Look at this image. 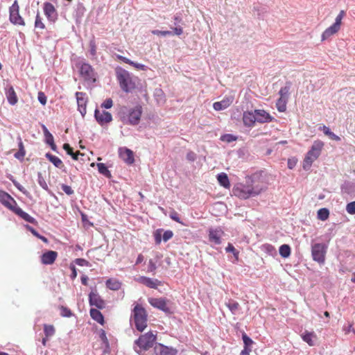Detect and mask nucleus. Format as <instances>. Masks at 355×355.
<instances>
[{
  "label": "nucleus",
  "mask_w": 355,
  "mask_h": 355,
  "mask_svg": "<svg viewBox=\"0 0 355 355\" xmlns=\"http://www.w3.org/2000/svg\"><path fill=\"white\" fill-rule=\"evenodd\" d=\"M242 339L244 343V347H250V345H252V340L245 333H243L242 335Z\"/></svg>",
  "instance_id": "nucleus-45"
},
{
  "label": "nucleus",
  "mask_w": 355,
  "mask_h": 355,
  "mask_svg": "<svg viewBox=\"0 0 355 355\" xmlns=\"http://www.w3.org/2000/svg\"><path fill=\"white\" fill-rule=\"evenodd\" d=\"M313 334L311 333H306L304 335H303L302 338L303 340L309 343L310 345H313V340H312Z\"/></svg>",
  "instance_id": "nucleus-52"
},
{
  "label": "nucleus",
  "mask_w": 355,
  "mask_h": 355,
  "mask_svg": "<svg viewBox=\"0 0 355 355\" xmlns=\"http://www.w3.org/2000/svg\"><path fill=\"white\" fill-rule=\"evenodd\" d=\"M225 250L227 252H232L235 259L238 260L239 252L235 249L232 244L228 243V245L226 247Z\"/></svg>",
  "instance_id": "nucleus-43"
},
{
  "label": "nucleus",
  "mask_w": 355,
  "mask_h": 355,
  "mask_svg": "<svg viewBox=\"0 0 355 355\" xmlns=\"http://www.w3.org/2000/svg\"><path fill=\"white\" fill-rule=\"evenodd\" d=\"M61 188L62 191L69 196L72 195L73 193V190L71 189L70 186L62 184Z\"/></svg>",
  "instance_id": "nucleus-53"
},
{
  "label": "nucleus",
  "mask_w": 355,
  "mask_h": 355,
  "mask_svg": "<svg viewBox=\"0 0 355 355\" xmlns=\"http://www.w3.org/2000/svg\"><path fill=\"white\" fill-rule=\"evenodd\" d=\"M152 33L156 35H162L166 36L172 35V33L169 31H159V30H153L152 31Z\"/></svg>",
  "instance_id": "nucleus-50"
},
{
  "label": "nucleus",
  "mask_w": 355,
  "mask_h": 355,
  "mask_svg": "<svg viewBox=\"0 0 355 355\" xmlns=\"http://www.w3.org/2000/svg\"><path fill=\"white\" fill-rule=\"evenodd\" d=\"M111 108V98H107L103 103L101 104L100 109L105 110Z\"/></svg>",
  "instance_id": "nucleus-55"
},
{
  "label": "nucleus",
  "mask_w": 355,
  "mask_h": 355,
  "mask_svg": "<svg viewBox=\"0 0 355 355\" xmlns=\"http://www.w3.org/2000/svg\"><path fill=\"white\" fill-rule=\"evenodd\" d=\"M224 232L220 227L209 230V240L214 244L219 245L221 243V237Z\"/></svg>",
  "instance_id": "nucleus-18"
},
{
  "label": "nucleus",
  "mask_w": 355,
  "mask_h": 355,
  "mask_svg": "<svg viewBox=\"0 0 355 355\" xmlns=\"http://www.w3.org/2000/svg\"><path fill=\"white\" fill-rule=\"evenodd\" d=\"M89 54L92 57H95L96 53V44L94 40H92L89 42Z\"/></svg>",
  "instance_id": "nucleus-47"
},
{
  "label": "nucleus",
  "mask_w": 355,
  "mask_h": 355,
  "mask_svg": "<svg viewBox=\"0 0 355 355\" xmlns=\"http://www.w3.org/2000/svg\"><path fill=\"white\" fill-rule=\"evenodd\" d=\"M129 64L133 66L134 67H135L136 69H139V70H145V69H146L145 65H144L142 64H139V63H136L132 61V63H130Z\"/></svg>",
  "instance_id": "nucleus-59"
},
{
  "label": "nucleus",
  "mask_w": 355,
  "mask_h": 355,
  "mask_svg": "<svg viewBox=\"0 0 355 355\" xmlns=\"http://www.w3.org/2000/svg\"><path fill=\"white\" fill-rule=\"evenodd\" d=\"M76 263L80 266H88L89 263L84 259H76Z\"/></svg>",
  "instance_id": "nucleus-58"
},
{
  "label": "nucleus",
  "mask_w": 355,
  "mask_h": 355,
  "mask_svg": "<svg viewBox=\"0 0 355 355\" xmlns=\"http://www.w3.org/2000/svg\"><path fill=\"white\" fill-rule=\"evenodd\" d=\"M251 351L252 350L250 347H244L241 352L240 355H250Z\"/></svg>",
  "instance_id": "nucleus-64"
},
{
  "label": "nucleus",
  "mask_w": 355,
  "mask_h": 355,
  "mask_svg": "<svg viewBox=\"0 0 355 355\" xmlns=\"http://www.w3.org/2000/svg\"><path fill=\"white\" fill-rule=\"evenodd\" d=\"M94 116L97 122L101 126L107 125L111 121V114L105 110L96 108L95 110Z\"/></svg>",
  "instance_id": "nucleus-12"
},
{
  "label": "nucleus",
  "mask_w": 355,
  "mask_h": 355,
  "mask_svg": "<svg viewBox=\"0 0 355 355\" xmlns=\"http://www.w3.org/2000/svg\"><path fill=\"white\" fill-rule=\"evenodd\" d=\"M35 27L40 29H44L45 28L44 24L42 22V19L39 12L37 14L35 17Z\"/></svg>",
  "instance_id": "nucleus-42"
},
{
  "label": "nucleus",
  "mask_w": 355,
  "mask_h": 355,
  "mask_svg": "<svg viewBox=\"0 0 355 355\" xmlns=\"http://www.w3.org/2000/svg\"><path fill=\"white\" fill-rule=\"evenodd\" d=\"M156 340V335L149 331L145 334L141 335L136 341L135 343L143 350H148L153 347Z\"/></svg>",
  "instance_id": "nucleus-7"
},
{
  "label": "nucleus",
  "mask_w": 355,
  "mask_h": 355,
  "mask_svg": "<svg viewBox=\"0 0 355 355\" xmlns=\"http://www.w3.org/2000/svg\"><path fill=\"white\" fill-rule=\"evenodd\" d=\"M116 74L122 90L130 92L135 88V83L128 71L119 67L116 69Z\"/></svg>",
  "instance_id": "nucleus-3"
},
{
  "label": "nucleus",
  "mask_w": 355,
  "mask_h": 355,
  "mask_svg": "<svg viewBox=\"0 0 355 355\" xmlns=\"http://www.w3.org/2000/svg\"><path fill=\"white\" fill-rule=\"evenodd\" d=\"M225 306L230 309L232 314H236L240 309V304L235 300L230 299L225 303Z\"/></svg>",
  "instance_id": "nucleus-29"
},
{
  "label": "nucleus",
  "mask_w": 355,
  "mask_h": 355,
  "mask_svg": "<svg viewBox=\"0 0 355 355\" xmlns=\"http://www.w3.org/2000/svg\"><path fill=\"white\" fill-rule=\"evenodd\" d=\"M44 12L50 21L54 22L58 19V12L54 6L49 2H45L43 5Z\"/></svg>",
  "instance_id": "nucleus-15"
},
{
  "label": "nucleus",
  "mask_w": 355,
  "mask_h": 355,
  "mask_svg": "<svg viewBox=\"0 0 355 355\" xmlns=\"http://www.w3.org/2000/svg\"><path fill=\"white\" fill-rule=\"evenodd\" d=\"M25 154L26 152H22V150H19V151L15 154V157L19 160H22L25 156Z\"/></svg>",
  "instance_id": "nucleus-60"
},
{
  "label": "nucleus",
  "mask_w": 355,
  "mask_h": 355,
  "mask_svg": "<svg viewBox=\"0 0 355 355\" xmlns=\"http://www.w3.org/2000/svg\"><path fill=\"white\" fill-rule=\"evenodd\" d=\"M162 231L163 230L162 229H158L154 233L155 241V243L157 245L160 244L162 242Z\"/></svg>",
  "instance_id": "nucleus-46"
},
{
  "label": "nucleus",
  "mask_w": 355,
  "mask_h": 355,
  "mask_svg": "<svg viewBox=\"0 0 355 355\" xmlns=\"http://www.w3.org/2000/svg\"><path fill=\"white\" fill-rule=\"evenodd\" d=\"M142 106L137 105L135 107L130 108L127 114V119L130 124L137 125L142 114Z\"/></svg>",
  "instance_id": "nucleus-9"
},
{
  "label": "nucleus",
  "mask_w": 355,
  "mask_h": 355,
  "mask_svg": "<svg viewBox=\"0 0 355 355\" xmlns=\"http://www.w3.org/2000/svg\"><path fill=\"white\" fill-rule=\"evenodd\" d=\"M320 130H322L324 134L329 137L331 140L334 141H340V138L335 135L333 132H331L329 127L323 125L319 128Z\"/></svg>",
  "instance_id": "nucleus-30"
},
{
  "label": "nucleus",
  "mask_w": 355,
  "mask_h": 355,
  "mask_svg": "<svg viewBox=\"0 0 355 355\" xmlns=\"http://www.w3.org/2000/svg\"><path fill=\"white\" fill-rule=\"evenodd\" d=\"M46 157L55 167L61 168L63 166V163L59 157L50 153H46Z\"/></svg>",
  "instance_id": "nucleus-32"
},
{
  "label": "nucleus",
  "mask_w": 355,
  "mask_h": 355,
  "mask_svg": "<svg viewBox=\"0 0 355 355\" xmlns=\"http://www.w3.org/2000/svg\"><path fill=\"white\" fill-rule=\"evenodd\" d=\"M80 73L87 84H92L96 81V73L89 64L83 63L81 64Z\"/></svg>",
  "instance_id": "nucleus-8"
},
{
  "label": "nucleus",
  "mask_w": 355,
  "mask_h": 355,
  "mask_svg": "<svg viewBox=\"0 0 355 355\" xmlns=\"http://www.w3.org/2000/svg\"><path fill=\"white\" fill-rule=\"evenodd\" d=\"M327 247L323 243H315L312 245L311 254L313 259L320 264L325 261Z\"/></svg>",
  "instance_id": "nucleus-5"
},
{
  "label": "nucleus",
  "mask_w": 355,
  "mask_h": 355,
  "mask_svg": "<svg viewBox=\"0 0 355 355\" xmlns=\"http://www.w3.org/2000/svg\"><path fill=\"white\" fill-rule=\"evenodd\" d=\"M345 15V12L344 10H340L339 14L336 16L335 19V22L333 24L340 28L342 25V20L344 18Z\"/></svg>",
  "instance_id": "nucleus-38"
},
{
  "label": "nucleus",
  "mask_w": 355,
  "mask_h": 355,
  "mask_svg": "<svg viewBox=\"0 0 355 355\" xmlns=\"http://www.w3.org/2000/svg\"><path fill=\"white\" fill-rule=\"evenodd\" d=\"M89 300L91 306H95L98 309L104 307V301L96 292H91L89 295Z\"/></svg>",
  "instance_id": "nucleus-23"
},
{
  "label": "nucleus",
  "mask_w": 355,
  "mask_h": 355,
  "mask_svg": "<svg viewBox=\"0 0 355 355\" xmlns=\"http://www.w3.org/2000/svg\"><path fill=\"white\" fill-rule=\"evenodd\" d=\"M266 190L262 182L258 180H251L250 182L246 184L239 183L233 189L235 196L241 199H248L261 194Z\"/></svg>",
  "instance_id": "nucleus-1"
},
{
  "label": "nucleus",
  "mask_w": 355,
  "mask_h": 355,
  "mask_svg": "<svg viewBox=\"0 0 355 355\" xmlns=\"http://www.w3.org/2000/svg\"><path fill=\"white\" fill-rule=\"evenodd\" d=\"M42 129H43L44 135L45 137L46 143V144L52 143V141L53 140V135L50 133V132L48 130V129L46 128V126L43 125Z\"/></svg>",
  "instance_id": "nucleus-41"
},
{
  "label": "nucleus",
  "mask_w": 355,
  "mask_h": 355,
  "mask_svg": "<svg viewBox=\"0 0 355 355\" xmlns=\"http://www.w3.org/2000/svg\"><path fill=\"white\" fill-rule=\"evenodd\" d=\"M290 84L282 87L279 92V98L276 103V107L280 112H284L286 110V105L288 100Z\"/></svg>",
  "instance_id": "nucleus-6"
},
{
  "label": "nucleus",
  "mask_w": 355,
  "mask_h": 355,
  "mask_svg": "<svg viewBox=\"0 0 355 355\" xmlns=\"http://www.w3.org/2000/svg\"><path fill=\"white\" fill-rule=\"evenodd\" d=\"M90 315L93 320L96 321L101 324H104V318L102 315V313L96 309H90Z\"/></svg>",
  "instance_id": "nucleus-28"
},
{
  "label": "nucleus",
  "mask_w": 355,
  "mask_h": 355,
  "mask_svg": "<svg viewBox=\"0 0 355 355\" xmlns=\"http://www.w3.org/2000/svg\"><path fill=\"white\" fill-rule=\"evenodd\" d=\"M155 355H176L177 351L172 348H169L162 344H157L155 348Z\"/></svg>",
  "instance_id": "nucleus-21"
},
{
  "label": "nucleus",
  "mask_w": 355,
  "mask_h": 355,
  "mask_svg": "<svg viewBox=\"0 0 355 355\" xmlns=\"http://www.w3.org/2000/svg\"><path fill=\"white\" fill-rule=\"evenodd\" d=\"M346 210L349 214H355V201L348 203L346 206Z\"/></svg>",
  "instance_id": "nucleus-48"
},
{
  "label": "nucleus",
  "mask_w": 355,
  "mask_h": 355,
  "mask_svg": "<svg viewBox=\"0 0 355 355\" xmlns=\"http://www.w3.org/2000/svg\"><path fill=\"white\" fill-rule=\"evenodd\" d=\"M100 338L103 343H105L106 345H108V340L106 337L105 331L103 329L101 330Z\"/></svg>",
  "instance_id": "nucleus-57"
},
{
  "label": "nucleus",
  "mask_w": 355,
  "mask_h": 355,
  "mask_svg": "<svg viewBox=\"0 0 355 355\" xmlns=\"http://www.w3.org/2000/svg\"><path fill=\"white\" fill-rule=\"evenodd\" d=\"M63 148L67 151V154L70 155L73 153V148L68 144H64L63 145Z\"/></svg>",
  "instance_id": "nucleus-61"
},
{
  "label": "nucleus",
  "mask_w": 355,
  "mask_h": 355,
  "mask_svg": "<svg viewBox=\"0 0 355 355\" xmlns=\"http://www.w3.org/2000/svg\"><path fill=\"white\" fill-rule=\"evenodd\" d=\"M220 139L223 141H226L228 143L234 141L237 139L236 137L231 135V134H226L223 136H221Z\"/></svg>",
  "instance_id": "nucleus-44"
},
{
  "label": "nucleus",
  "mask_w": 355,
  "mask_h": 355,
  "mask_svg": "<svg viewBox=\"0 0 355 355\" xmlns=\"http://www.w3.org/2000/svg\"><path fill=\"white\" fill-rule=\"evenodd\" d=\"M148 302L154 308L159 309L166 313H171V309L168 306L167 304L168 301L165 298L149 297L148 299Z\"/></svg>",
  "instance_id": "nucleus-10"
},
{
  "label": "nucleus",
  "mask_w": 355,
  "mask_h": 355,
  "mask_svg": "<svg viewBox=\"0 0 355 355\" xmlns=\"http://www.w3.org/2000/svg\"><path fill=\"white\" fill-rule=\"evenodd\" d=\"M173 236V232L171 230H166L163 234V241L164 242L168 241Z\"/></svg>",
  "instance_id": "nucleus-51"
},
{
  "label": "nucleus",
  "mask_w": 355,
  "mask_h": 355,
  "mask_svg": "<svg viewBox=\"0 0 355 355\" xmlns=\"http://www.w3.org/2000/svg\"><path fill=\"white\" fill-rule=\"evenodd\" d=\"M19 10V7L17 1L15 0L12 5L10 7V20L14 24L24 26V21L20 16Z\"/></svg>",
  "instance_id": "nucleus-11"
},
{
  "label": "nucleus",
  "mask_w": 355,
  "mask_h": 355,
  "mask_svg": "<svg viewBox=\"0 0 355 355\" xmlns=\"http://www.w3.org/2000/svg\"><path fill=\"white\" fill-rule=\"evenodd\" d=\"M324 144L320 140H315L313 143L310 150L307 152L304 161L303 168H309L312 165L313 162L316 160L321 154L324 148Z\"/></svg>",
  "instance_id": "nucleus-2"
},
{
  "label": "nucleus",
  "mask_w": 355,
  "mask_h": 355,
  "mask_svg": "<svg viewBox=\"0 0 355 355\" xmlns=\"http://www.w3.org/2000/svg\"><path fill=\"white\" fill-rule=\"evenodd\" d=\"M329 216V211L327 208H321L318 211V218L326 220Z\"/></svg>",
  "instance_id": "nucleus-36"
},
{
  "label": "nucleus",
  "mask_w": 355,
  "mask_h": 355,
  "mask_svg": "<svg viewBox=\"0 0 355 355\" xmlns=\"http://www.w3.org/2000/svg\"><path fill=\"white\" fill-rule=\"evenodd\" d=\"M55 330L52 324L44 325V333L46 338H50L55 334Z\"/></svg>",
  "instance_id": "nucleus-35"
},
{
  "label": "nucleus",
  "mask_w": 355,
  "mask_h": 355,
  "mask_svg": "<svg viewBox=\"0 0 355 355\" xmlns=\"http://www.w3.org/2000/svg\"><path fill=\"white\" fill-rule=\"evenodd\" d=\"M120 158L128 164L135 162L134 153L127 148H120L119 150Z\"/></svg>",
  "instance_id": "nucleus-17"
},
{
  "label": "nucleus",
  "mask_w": 355,
  "mask_h": 355,
  "mask_svg": "<svg viewBox=\"0 0 355 355\" xmlns=\"http://www.w3.org/2000/svg\"><path fill=\"white\" fill-rule=\"evenodd\" d=\"M340 28H339L336 26L332 24L323 31L321 35V40L324 41L329 39L332 35L336 34L340 31Z\"/></svg>",
  "instance_id": "nucleus-24"
},
{
  "label": "nucleus",
  "mask_w": 355,
  "mask_h": 355,
  "mask_svg": "<svg viewBox=\"0 0 355 355\" xmlns=\"http://www.w3.org/2000/svg\"><path fill=\"white\" fill-rule=\"evenodd\" d=\"M0 202L12 211L17 207L14 198L2 190H0Z\"/></svg>",
  "instance_id": "nucleus-13"
},
{
  "label": "nucleus",
  "mask_w": 355,
  "mask_h": 355,
  "mask_svg": "<svg viewBox=\"0 0 355 355\" xmlns=\"http://www.w3.org/2000/svg\"><path fill=\"white\" fill-rule=\"evenodd\" d=\"M135 281L139 284H141L150 288H157L158 286H162V283L161 281L157 279H152L145 276H139L135 279Z\"/></svg>",
  "instance_id": "nucleus-14"
},
{
  "label": "nucleus",
  "mask_w": 355,
  "mask_h": 355,
  "mask_svg": "<svg viewBox=\"0 0 355 355\" xmlns=\"http://www.w3.org/2000/svg\"><path fill=\"white\" fill-rule=\"evenodd\" d=\"M173 32L175 35H180L183 33V29L182 27L179 26V27H175L173 28Z\"/></svg>",
  "instance_id": "nucleus-63"
},
{
  "label": "nucleus",
  "mask_w": 355,
  "mask_h": 355,
  "mask_svg": "<svg viewBox=\"0 0 355 355\" xmlns=\"http://www.w3.org/2000/svg\"><path fill=\"white\" fill-rule=\"evenodd\" d=\"M233 101L234 98L232 96L225 97L222 101L215 102L213 104V107L216 111L225 110L231 105Z\"/></svg>",
  "instance_id": "nucleus-20"
},
{
  "label": "nucleus",
  "mask_w": 355,
  "mask_h": 355,
  "mask_svg": "<svg viewBox=\"0 0 355 355\" xmlns=\"http://www.w3.org/2000/svg\"><path fill=\"white\" fill-rule=\"evenodd\" d=\"M13 212H15L17 215H18L21 218H23L24 220H26V221H27L28 223H34L35 222V219L33 217L31 216L28 214H27L26 212L24 211L19 207H17L14 209Z\"/></svg>",
  "instance_id": "nucleus-25"
},
{
  "label": "nucleus",
  "mask_w": 355,
  "mask_h": 355,
  "mask_svg": "<svg viewBox=\"0 0 355 355\" xmlns=\"http://www.w3.org/2000/svg\"><path fill=\"white\" fill-rule=\"evenodd\" d=\"M243 120L245 125L252 126L257 121V118L255 114L248 112L243 114Z\"/></svg>",
  "instance_id": "nucleus-26"
},
{
  "label": "nucleus",
  "mask_w": 355,
  "mask_h": 355,
  "mask_svg": "<svg viewBox=\"0 0 355 355\" xmlns=\"http://www.w3.org/2000/svg\"><path fill=\"white\" fill-rule=\"evenodd\" d=\"M217 180L220 186L223 187L225 189L230 188V182L228 178V176L225 173H219L217 175Z\"/></svg>",
  "instance_id": "nucleus-27"
},
{
  "label": "nucleus",
  "mask_w": 355,
  "mask_h": 355,
  "mask_svg": "<svg viewBox=\"0 0 355 355\" xmlns=\"http://www.w3.org/2000/svg\"><path fill=\"white\" fill-rule=\"evenodd\" d=\"M6 96L10 104L15 105L17 102V97L12 87H10L7 92Z\"/></svg>",
  "instance_id": "nucleus-31"
},
{
  "label": "nucleus",
  "mask_w": 355,
  "mask_h": 355,
  "mask_svg": "<svg viewBox=\"0 0 355 355\" xmlns=\"http://www.w3.org/2000/svg\"><path fill=\"white\" fill-rule=\"evenodd\" d=\"M279 252L282 257L287 258L291 254V248L288 245L284 244L280 246Z\"/></svg>",
  "instance_id": "nucleus-34"
},
{
  "label": "nucleus",
  "mask_w": 355,
  "mask_h": 355,
  "mask_svg": "<svg viewBox=\"0 0 355 355\" xmlns=\"http://www.w3.org/2000/svg\"><path fill=\"white\" fill-rule=\"evenodd\" d=\"M170 218L175 220V222L177 223H181V220H180V218L179 217V215L175 211V210H173L171 214H170Z\"/></svg>",
  "instance_id": "nucleus-54"
},
{
  "label": "nucleus",
  "mask_w": 355,
  "mask_h": 355,
  "mask_svg": "<svg viewBox=\"0 0 355 355\" xmlns=\"http://www.w3.org/2000/svg\"><path fill=\"white\" fill-rule=\"evenodd\" d=\"M121 283L119 281L112 282V291H118V296L116 297L117 300L123 299L124 297V292L123 290H121Z\"/></svg>",
  "instance_id": "nucleus-33"
},
{
  "label": "nucleus",
  "mask_w": 355,
  "mask_h": 355,
  "mask_svg": "<svg viewBox=\"0 0 355 355\" xmlns=\"http://www.w3.org/2000/svg\"><path fill=\"white\" fill-rule=\"evenodd\" d=\"M98 170L100 173L107 176H110V171L108 170L107 167L103 163L97 164Z\"/></svg>",
  "instance_id": "nucleus-39"
},
{
  "label": "nucleus",
  "mask_w": 355,
  "mask_h": 355,
  "mask_svg": "<svg viewBox=\"0 0 355 355\" xmlns=\"http://www.w3.org/2000/svg\"><path fill=\"white\" fill-rule=\"evenodd\" d=\"M76 100H77V104H78V108L82 116L84 117L86 114L87 110H86V105H87V98L86 94L83 92H76Z\"/></svg>",
  "instance_id": "nucleus-16"
},
{
  "label": "nucleus",
  "mask_w": 355,
  "mask_h": 355,
  "mask_svg": "<svg viewBox=\"0 0 355 355\" xmlns=\"http://www.w3.org/2000/svg\"><path fill=\"white\" fill-rule=\"evenodd\" d=\"M58 257L55 251L49 250L44 252L41 257V261L43 264L51 265L54 263Z\"/></svg>",
  "instance_id": "nucleus-22"
},
{
  "label": "nucleus",
  "mask_w": 355,
  "mask_h": 355,
  "mask_svg": "<svg viewBox=\"0 0 355 355\" xmlns=\"http://www.w3.org/2000/svg\"><path fill=\"white\" fill-rule=\"evenodd\" d=\"M254 114L257 121L261 123L271 122L274 120V118L263 110H255Z\"/></svg>",
  "instance_id": "nucleus-19"
},
{
  "label": "nucleus",
  "mask_w": 355,
  "mask_h": 355,
  "mask_svg": "<svg viewBox=\"0 0 355 355\" xmlns=\"http://www.w3.org/2000/svg\"><path fill=\"white\" fill-rule=\"evenodd\" d=\"M156 269V261L153 260V259H149L148 262L146 272L155 275Z\"/></svg>",
  "instance_id": "nucleus-37"
},
{
  "label": "nucleus",
  "mask_w": 355,
  "mask_h": 355,
  "mask_svg": "<svg viewBox=\"0 0 355 355\" xmlns=\"http://www.w3.org/2000/svg\"><path fill=\"white\" fill-rule=\"evenodd\" d=\"M60 315L63 317H71L72 315L71 311L67 307L62 306L60 307Z\"/></svg>",
  "instance_id": "nucleus-49"
},
{
  "label": "nucleus",
  "mask_w": 355,
  "mask_h": 355,
  "mask_svg": "<svg viewBox=\"0 0 355 355\" xmlns=\"http://www.w3.org/2000/svg\"><path fill=\"white\" fill-rule=\"evenodd\" d=\"M38 101L44 105L46 103V97L43 92H39Z\"/></svg>",
  "instance_id": "nucleus-56"
},
{
  "label": "nucleus",
  "mask_w": 355,
  "mask_h": 355,
  "mask_svg": "<svg viewBox=\"0 0 355 355\" xmlns=\"http://www.w3.org/2000/svg\"><path fill=\"white\" fill-rule=\"evenodd\" d=\"M37 182H38V184H40V186L44 189V190L46 191H48L49 190V187H48V185L45 181V180L44 179V178L42 177V174L41 172H38L37 173Z\"/></svg>",
  "instance_id": "nucleus-40"
},
{
  "label": "nucleus",
  "mask_w": 355,
  "mask_h": 355,
  "mask_svg": "<svg viewBox=\"0 0 355 355\" xmlns=\"http://www.w3.org/2000/svg\"><path fill=\"white\" fill-rule=\"evenodd\" d=\"M343 331L345 332V334H349L351 331H355V330L353 328L352 324H349L347 327H344Z\"/></svg>",
  "instance_id": "nucleus-62"
},
{
  "label": "nucleus",
  "mask_w": 355,
  "mask_h": 355,
  "mask_svg": "<svg viewBox=\"0 0 355 355\" xmlns=\"http://www.w3.org/2000/svg\"><path fill=\"white\" fill-rule=\"evenodd\" d=\"M133 319L137 329L143 331L147 327L148 314L146 309L140 304L133 309Z\"/></svg>",
  "instance_id": "nucleus-4"
}]
</instances>
